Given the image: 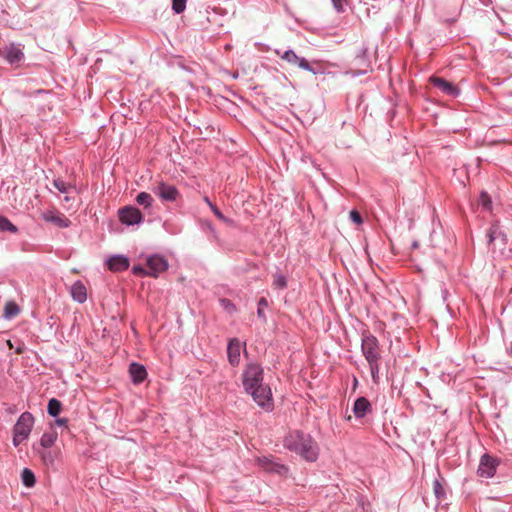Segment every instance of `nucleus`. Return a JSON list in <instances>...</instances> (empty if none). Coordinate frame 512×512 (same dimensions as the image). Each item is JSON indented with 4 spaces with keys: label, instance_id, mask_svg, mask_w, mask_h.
I'll return each mask as SVG.
<instances>
[{
    "label": "nucleus",
    "instance_id": "nucleus-1",
    "mask_svg": "<svg viewBox=\"0 0 512 512\" xmlns=\"http://www.w3.org/2000/svg\"><path fill=\"white\" fill-rule=\"evenodd\" d=\"M284 445L287 449L299 454L306 461H315L319 454L317 443L313 438L297 430L290 432L285 437Z\"/></svg>",
    "mask_w": 512,
    "mask_h": 512
},
{
    "label": "nucleus",
    "instance_id": "nucleus-2",
    "mask_svg": "<svg viewBox=\"0 0 512 512\" xmlns=\"http://www.w3.org/2000/svg\"><path fill=\"white\" fill-rule=\"evenodd\" d=\"M362 353L369 364L372 379L375 383L379 381L381 350L377 338L366 334L362 338Z\"/></svg>",
    "mask_w": 512,
    "mask_h": 512
},
{
    "label": "nucleus",
    "instance_id": "nucleus-3",
    "mask_svg": "<svg viewBox=\"0 0 512 512\" xmlns=\"http://www.w3.org/2000/svg\"><path fill=\"white\" fill-rule=\"evenodd\" d=\"M34 417L29 412H24L18 418L13 427V444L19 446L22 442L26 441L34 426Z\"/></svg>",
    "mask_w": 512,
    "mask_h": 512
},
{
    "label": "nucleus",
    "instance_id": "nucleus-4",
    "mask_svg": "<svg viewBox=\"0 0 512 512\" xmlns=\"http://www.w3.org/2000/svg\"><path fill=\"white\" fill-rule=\"evenodd\" d=\"M264 371L257 363H249L246 365L242 373V383L245 391H249L256 386L264 385Z\"/></svg>",
    "mask_w": 512,
    "mask_h": 512
},
{
    "label": "nucleus",
    "instance_id": "nucleus-5",
    "mask_svg": "<svg viewBox=\"0 0 512 512\" xmlns=\"http://www.w3.org/2000/svg\"><path fill=\"white\" fill-rule=\"evenodd\" d=\"M246 392L250 394L258 406L264 410L271 411L273 409L272 392L268 385H259Z\"/></svg>",
    "mask_w": 512,
    "mask_h": 512
},
{
    "label": "nucleus",
    "instance_id": "nucleus-6",
    "mask_svg": "<svg viewBox=\"0 0 512 512\" xmlns=\"http://www.w3.org/2000/svg\"><path fill=\"white\" fill-rule=\"evenodd\" d=\"M151 191L163 202H175L180 197V193L174 185L163 181L155 182L151 187Z\"/></svg>",
    "mask_w": 512,
    "mask_h": 512
},
{
    "label": "nucleus",
    "instance_id": "nucleus-7",
    "mask_svg": "<svg viewBox=\"0 0 512 512\" xmlns=\"http://www.w3.org/2000/svg\"><path fill=\"white\" fill-rule=\"evenodd\" d=\"M0 56L11 65H18L22 61L24 53L18 46L11 44L0 48Z\"/></svg>",
    "mask_w": 512,
    "mask_h": 512
},
{
    "label": "nucleus",
    "instance_id": "nucleus-8",
    "mask_svg": "<svg viewBox=\"0 0 512 512\" xmlns=\"http://www.w3.org/2000/svg\"><path fill=\"white\" fill-rule=\"evenodd\" d=\"M120 221L127 225L138 224L142 221L143 216L139 209L135 207H124L119 211Z\"/></svg>",
    "mask_w": 512,
    "mask_h": 512
},
{
    "label": "nucleus",
    "instance_id": "nucleus-9",
    "mask_svg": "<svg viewBox=\"0 0 512 512\" xmlns=\"http://www.w3.org/2000/svg\"><path fill=\"white\" fill-rule=\"evenodd\" d=\"M41 218L44 221L50 222L59 228H67L71 224V221L67 217L55 210H47L42 212Z\"/></svg>",
    "mask_w": 512,
    "mask_h": 512
},
{
    "label": "nucleus",
    "instance_id": "nucleus-10",
    "mask_svg": "<svg viewBox=\"0 0 512 512\" xmlns=\"http://www.w3.org/2000/svg\"><path fill=\"white\" fill-rule=\"evenodd\" d=\"M498 462L495 458L485 454L481 457L478 474L484 478H490L494 475Z\"/></svg>",
    "mask_w": 512,
    "mask_h": 512
},
{
    "label": "nucleus",
    "instance_id": "nucleus-11",
    "mask_svg": "<svg viewBox=\"0 0 512 512\" xmlns=\"http://www.w3.org/2000/svg\"><path fill=\"white\" fill-rule=\"evenodd\" d=\"M148 276L157 277L168 268L167 261L161 256H151L147 259Z\"/></svg>",
    "mask_w": 512,
    "mask_h": 512
},
{
    "label": "nucleus",
    "instance_id": "nucleus-12",
    "mask_svg": "<svg viewBox=\"0 0 512 512\" xmlns=\"http://www.w3.org/2000/svg\"><path fill=\"white\" fill-rule=\"evenodd\" d=\"M281 58L292 65H297L298 67L311 71L313 74H315V71L312 69L309 62L305 58H301L296 55V53L292 50L285 51L281 55Z\"/></svg>",
    "mask_w": 512,
    "mask_h": 512
},
{
    "label": "nucleus",
    "instance_id": "nucleus-13",
    "mask_svg": "<svg viewBox=\"0 0 512 512\" xmlns=\"http://www.w3.org/2000/svg\"><path fill=\"white\" fill-rule=\"evenodd\" d=\"M430 82L434 87L438 88L440 91H442L446 95L457 96L459 93L458 88L454 84L446 81L443 78L433 76L430 78Z\"/></svg>",
    "mask_w": 512,
    "mask_h": 512
},
{
    "label": "nucleus",
    "instance_id": "nucleus-14",
    "mask_svg": "<svg viewBox=\"0 0 512 512\" xmlns=\"http://www.w3.org/2000/svg\"><path fill=\"white\" fill-rule=\"evenodd\" d=\"M241 343L238 339H231L228 344L227 354L231 365L237 366L240 362Z\"/></svg>",
    "mask_w": 512,
    "mask_h": 512
},
{
    "label": "nucleus",
    "instance_id": "nucleus-15",
    "mask_svg": "<svg viewBox=\"0 0 512 512\" xmlns=\"http://www.w3.org/2000/svg\"><path fill=\"white\" fill-rule=\"evenodd\" d=\"M108 267L113 272L124 271L129 267V260L124 256H113L108 262Z\"/></svg>",
    "mask_w": 512,
    "mask_h": 512
},
{
    "label": "nucleus",
    "instance_id": "nucleus-16",
    "mask_svg": "<svg viewBox=\"0 0 512 512\" xmlns=\"http://www.w3.org/2000/svg\"><path fill=\"white\" fill-rule=\"evenodd\" d=\"M72 298L78 303H84L87 299V291L85 285L81 281H76L70 289Z\"/></svg>",
    "mask_w": 512,
    "mask_h": 512
},
{
    "label": "nucleus",
    "instance_id": "nucleus-17",
    "mask_svg": "<svg viewBox=\"0 0 512 512\" xmlns=\"http://www.w3.org/2000/svg\"><path fill=\"white\" fill-rule=\"evenodd\" d=\"M129 373L131 375L132 381L136 384L143 382L147 376L145 367L138 363H132L130 365Z\"/></svg>",
    "mask_w": 512,
    "mask_h": 512
},
{
    "label": "nucleus",
    "instance_id": "nucleus-18",
    "mask_svg": "<svg viewBox=\"0 0 512 512\" xmlns=\"http://www.w3.org/2000/svg\"><path fill=\"white\" fill-rule=\"evenodd\" d=\"M371 410V404L365 397H359L353 406V413L356 417L362 418Z\"/></svg>",
    "mask_w": 512,
    "mask_h": 512
},
{
    "label": "nucleus",
    "instance_id": "nucleus-19",
    "mask_svg": "<svg viewBox=\"0 0 512 512\" xmlns=\"http://www.w3.org/2000/svg\"><path fill=\"white\" fill-rule=\"evenodd\" d=\"M258 463L260 467H262L265 471L268 472H276L278 474H281L287 471V468L285 466L274 463L266 457L258 459Z\"/></svg>",
    "mask_w": 512,
    "mask_h": 512
},
{
    "label": "nucleus",
    "instance_id": "nucleus-20",
    "mask_svg": "<svg viewBox=\"0 0 512 512\" xmlns=\"http://www.w3.org/2000/svg\"><path fill=\"white\" fill-rule=\"evenodd\" d=\"M33 450L40 456L41 460L46 466L54 464L55 458L57 457L56 452L40 448L37 446V444L33 445Z\"/></svg>",
    "mask_w": 512,
    "mask_h": 512
},
{
    "label": "nucleus",
    "instance_id": "nucleus-21",
    "mask_svg": "<svg viewBox=\"0 0 512 512\" xmlns=\"http://www.w3.org/2000/svg\"><path fill=\"white\" fill-rule=\"evenodd\" d=\"M57 437L58 435L56 431H47L41 436L40 443L37 444V446L43 449L51 448L56 442Z\"/></svg>",
    "mask_w": 512,
    "mask_h": 512
},
{
    "label": "nucleus",
    "instance_id": "nucleus-22",
    "mask_svg": "<svg viewBox=\"0 0 512 512\" xmlns=\"http://www.w3.org/2000/svg\"><path fill=\"white\" fill-rule=\"evenodd\" d=\"M21 479L23 484L26 487H33L35 485L36 479L32 470L28 468H24L21 473Z\"/></svg>",
    "mask_w": 512,
    "mask_h": 512
},
{
    "label": "nucleus",
    "instance_id": "nucleus-23",
    "mask_svg": "<svg viewBox=\"0 0 512 512\" xmlns=\"http://www.w3.org/2000/svg\"><path fill=\"white\" fill-rule=\"evenodd\" d=\"M54 187L60 191L61 193H70V191L75 190V187L69 183L64 182L62 179L58 178L53 181Z\"/></svg>",
    "mask_w": 512,
    "mask_h": 512
},
{
    "label": "nucleus",
    "instance_id": "nucleus-24",
    "mask_svg": "<svg viewBox=\"0 0 512 512\" xmlns=\"http://www.w3.org/2000/svg\"><path fill=\"white\" fill-rule=\"evenodd\" d=\"M20 309L15 302H7L4 308V315L6 318H13L18 315Z\"/></svg>",
    "mask_w": 512,
    "mask_h": 512
},
{
    "label": "nucleus",
    "instance_id": "nucleus-25",
    "mask_svg": "<svg viewBox=\"0 0 512 512\" xmlns=\"http://www.w3.org/2000/svg\"><path fill=\"white\" fill-rule=\"evenodd\" d=\"M62 404L59 400L52 398L48 403V413L51 416H57L61 411Z\"/></svg>",
    "mask_w": 512,
    "mask_h": 512
},
{
    "label": "nucleus",
    "instance_id": "nucleus-26",
    "mask_svg": "<svg viewBox=\"0 0 512 512\" xmlns=\"http://www.w3.org/2000/svg\"><path fill=\"white\" fill-rule=\"evenodd\" d=\"M136 202L144 207H149L153 202V198L149 193L141 192L137 195Z\"/></svg>",
    "mask_w": 512,
    "mask_h": 512
},
{
    "label": "nucleus",
    "instance_id": "nucleus-27",
    "mask_svg": "<svg viewBox=\"0 0 512 512\" xmlns=\"http://www.w3.org/2000/svg\"><path fill=\"white\" fill-rule=\"evenodd\" d=\"M0 231H10L12 233H16L17 228L8 218L0 215Z\"/></svg>",
    "mask_w": 512,
    "mask_h": 512
},
{
    "label": "nucleus",
    "instance_id": "nucleus-28",
    "mask_svg": "<svg viewBox=\"0 0 512 512\" xmlns=\"http://www.w3.org/2000/svg\"><path fill=\"white\" fill-rule=\"evenodd\" d=\"M187 0H172V9L175 13L180 14L186 8Z\"/></svg>",
    "mask_w": 512,
    "mask_h": 512
},
{
    "label": "nucleus",
    "instance_id": "nucleus-29",
    "mask_svg": "<svg viewBox=\"0 0 512 512\" xmlns=\"http://www.w3.org/2000/svg\"><path fill=\"white\" fill-rule=\"evenodd\" d=\"M268 306V301L266 298L262 297L258 301V317L262 318L264 321L266 320V316L264 314V309Z\"/></svg>",
    "mask_w": 512,
    "mask_h": 512
},
{
    "label": "nucleus",
    "instance_id": "nucleus-30",
    "mask_svg": "<svg viewBox=\"0 0 512 512\" xmlns=\"http://www.w3.org/2000/svg\"><path fill=\"white\" fill-rule=\"evenodd\" d=\"M273 285L277 288L284 289L287 286L286 278L281 274L274 276Z\"/></svg>",
    "mask_w": 512,
    "mask_h": 512
},
{
    "label": "nucleus",
    "instance_id": "nucleus-31",
    "mask_svg": "<svg viewBox=\"0 0 512 512\" xmlns=\"http://www.w3.org/2000/svg\"><path fill=\"white\" fill-rule=\"evenodd\" d=\"M479 203L485 208L490 209L491 199L486 192H482L480 195Z\"/></svg>",
    "mask_w": 512,
    "mask_h": 512
},
{
    "label": "nucleus",
    "instance_id": "nucleus-32",
    "mask_svg": "<svg viewBox=\"0 0 512 512\" xmlns=\"http://www.w3.org/2000/svg\"><path fill=\"white\" fill-rule=\"evenodd\" d=\"M211 210L213 211V213L215 214V216H216L219 220H221V221H223V222H225V223H230V222H231L228 218H226V217H225V216L220 212V210H219L215 205H211Z\"/></svg>",
    "mask_w": 512,
    "mask_h": 512
},
{
    "label": "nucleus",
    "instance_id": "nucleus-33",
    "mask_svg": "<svg viewBox=\"0 0 512 512\" xmlns=\"http://www.w3.org/2000/svg\"><path fill=\"white\" fill-rule=\"evenodd\" d=\"M350 219L357 225H360L363 222L360 213L356 210H352L350 212Z\"/></svg>",
    "mask_w": 512,
    "mask_h": 512
},
{
    "label": "nucleus",
    "instance_id": "nucleus-34",
    "mask_svg": "<svg viewBox=\"0 0 512 512\" xmlns=\"http://www.w3.org/2000/svg\"><path fill=\"white\" fill-rule=\"evenodd\" d=\"M133 272L137 275H142V276H145V275H148L147 272H148V268H144V267H141V266H134L133 267Z\"/></svg>",
    "mask_w": 512,
    "mask_h": 512
},
{
    "label": "nucleus",
    "instance_id": "nucleus-35",
    "mask_svg": "<svg viewBox=\"0 0 512 512\" xmlns=\"http://www.w3.org/2000/svg\"><path fill=\"white\" fill-rule=\"evenodd\" d=\"M497 235H498L497 229L496 228H491L490 232H489V242L493 244L494 241L497 238Z\"/></svg>",
    "mask_w": 512,
    "mask_h": 512
},
{
    "label": "nucleus",
    "instance_id": "nucleus-36",
    "mask_svg": "<svg viewBox=\"0 0 512 512\" xmlns=\"http://www.w3.org/2000/svg\"><path fill=\"white\" fill-rule=\"evenodd\" d=\"M332 2L337 11L340 12L343 10V4L345 0H332Z\"/></svg>",
    "mask_w": 512,
    "mask_h": 512
},
{
    "label": "nucleus",
    "instance_id": "nucleus-37",
    "mask_svg": "<svg viewBox=\"0 0 512 512\" xmlns=\"http://www.w3.org/2000/svg\"><path fill=\"white\" fill-rule=\"evenodd\" d=\"M434 491L437 496L442 492V487L437 481L434 483Z\"/></svg>",
    "mask_w": 512,
    "mask_h": 512
},
{
    "label": "nucleus",
    "instance_id": "nucleus-38",
    "mask_svg": "<svg viewBox=\"0 0 512 512\" xmlns=\"http://www.w3.org/2000/svg\"><path fill=\"white\" fill-rule=\"evenodd\" d=\"M66 423H67V420H66V419H63V418H62V419H57V420L55 421V424H56V425H58V426H65V425H66Z\"/></svg>",
    "mask_w": 512,
    "mask_h": 512
},
{
    "label": "nucleus",
    "instance_id": "nucleus-39",
    "mask_svg": "<svg viewBox=\"0 0 512 512\" xmlns=\"http://www.w3.org/2000/svg\"><path fill=\"white\" fill-rule=\"evenodd\" d=\"M205 202H206V204L209 205L210 208H211V205H213L208 197L205 198Z\"/></svg>",
    "mask_w": 512,
    "mask_h": 512
},
{
    "label": "nucleus",
    "instance_id": "nucleus-40",
    "mask_svg": "<svg viewBox=\"0 0 512 512\" xmlns=\"http://www.w3.org/2000/svg\"><path fill=\"white\" fill-rule=\"evenodd\" d=\"M234 310V306L233 304H231L229 301H227V308H230Z\"/></svg>",
    "mask_w": 512,
    "mask_h": 512
},
{
    "label": "nucleus",
    "instance_id": "nucleus-41",
    "mask_svg": "<svg viewBox=\"0 0 512 512\" xmlns=\"http://www.w3.org/2000/svg\"><path fill=\"white\" fill-rule=\"evenodd\" d=\"M234 310V306L233 304H231L229 301H227V308H230Z\"/></svg>",
    "mask_w": 512,
    "mask_h": 512
},
{
    "label": "nucleus",
    "instance_id": "nucleus-42",
    "mask_svg": "<svg viewBox=\"0 0 512 512\" xmlns=\"http://www.w3.org/2000/svg\"><path fill=\"white\" fill-rule=\"evenodd\" d=\"M64 200H65L66 202H69V201L71 200V198H70L69 196H65Z\"/></svg>",
    "mask_w": 512,
    "mask_h": 512
},
{
    "label": "nucleus",
    "instance_id": "nucleus-43",
    "mask_svg": "<svg viewBox=\"0 0 512 512\" xmlns=\"http://www.w3.org/2000/svg\"><path fill=\"white\" fill-rule=\"evenodd\" d=\"M16 352H17L18 354H21V353H22V349H21V348H18V349L16 350Z\"/></svg>",
    "mask_w": 512,
    "mask_h": 512
},
{
    "label": "nucleus",
    "instance_id": "nucleus-44",
    "mask_svg": "<svg viewBox=\"0 0 512 512\" xmlns=\"http://www.w3.org/2000/svg\"><path fill=\"white\" fill-rule=\"evenodd\" d=\"M7 343H8V345H9V347H10V348H12V343H11V341H10V340H8V341H7Z\"/></svg>",
    "mask_w": 512,
    "mask_h": 512
}]
</instances>
